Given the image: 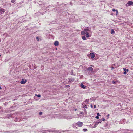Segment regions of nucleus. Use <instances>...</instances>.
Returning <instances> with one entry per match:
<instances>
[{
	"instance_id": "f257e3e1",
	"label": "nucleus",
	"mask_w": 133,
	"mask_h": 133,
	"mask_svg": "<svg viewBox=\"0 0 133 133\" xmlns=\"http://www.w3.org/2000/svg\"><path fill=\"white\" fill-rule=\"evenodd\" d=\"M125 5L127 7L131 5L133 6V2L131 1H129Z\"/></svg>"
},
{
	"instance_id": "f03ea898",
	"label": "nucleus",
	"mask_w": 133,
	"mask_h": 133,
	"mask_svg": "<svg viewBox=\"0 0 133 133\" xmlns=\"http://www.w3.org/2000/svg\"><path fill=\"white\" fill-rule=\"evenodd\" d=\"M87 70L88 71H89V72H92L93 69L92 67H90L88 68L87 69Z\"/></svg>"
},
{
	"instance_id": "7ed1b4c3",
	"label": "nucleus",
	"mask_w": 133,
	"mask_h": 133,
	"mask_svg": "<svg viewBox=\"0 0 133 133\" xmlns=\"http://www.w3.org/2000/svg\"><path fill=\"white\" fill-rule=\"evenodd\" d=\"M90 30V28L88 27H86L84 29V30L85 32L89 31Z\"/></svg>"
},
{
	"instance_id": "20e7f679",
	"label": "nucleus",
	"mask_w": 133,
	"mask_h": 133,
	"mask_svg": "<svg viewBox=\"0 0 133 133\" xmlns=\"http://www.w3.org/2000/svg\"><path fill=\"white\" fill-rule=\"evenodd\" d=\"M77 125L79 127H81L83 125L82 122H78L77 123Z\"/></svg>"
},
{
	"instance_id": "39448f33",
	"label": "nucleus",
	"mask_w": 133,
	"mask_h": 133,
	"mask_svg": "<svg viewBox=\"0 0 133 133\" xmlns=\"http://www.w3.org/2000/svg\"><path fill=\"white\" fill-rule=\"evenodd\" d=\"M5 11V10L3 8H1L0 9V15L3 14Z\"/></svg>"
},
{
	"instance_id": "423d86ee",
	"label": "nucleus",
	"mask_w": 133,
	"mask_h": 133,
	"mask_svg": "<svg viewBox=\"0 0 133 133\" xmlns=\"http://www.w3.org/2000/svg\"><path fill=\"white\" fill-rule=\"evenodd\" d=\"M26 80L24 81V80L22 79L21 82L20 83L22 84H24L26 82Z\"/></svg>"
},
{
	"instance_id": "0eeeda50",
	"label": "nucleus",
	"mask_w": 133,
	"mask_h": 133,
	"mask_svg": "<svg viewBox=\"0 0 133 133\" xmlns=\"http://www.w3.org/2000/svg\"><path fill=\"white\" fill-rule=\"evenodd\" d=\"M54 45L55 46H57L59 45V42L57 41H55L54 43Z\"/></svg>"
},
{
	"instance_id": "6e6552de",
	"label": "nucleus",
	"mask_w": 133,
	"mask_h": 133,
	"mask_svg": "<svg viewBox=\"0 0 133 133\" xmlns=\"http://www.w3.org/2000/svg\"><path fill=\"white\" fill-rule=\"evenodd\" d=\"M90 56H91V59L93 58H94V57H95V55H94V54L93 53H90Z\"/></svg>"
},
{
	"instance_id": "1a4fd4ad",
	"label": "nucleus",
	"mask_w": 133,
	"mask_h": 133,
	"mask_svg": "<svg viewBox=\"0 0 133 133\" xmlns=\"http://www.w3.org/2000/svg\"><path fill=\"white\" fill-rule=\"evenodd\" d=\"M80 86L81 88L83 89L85 88L86 87V86H85L82 83L81 84Z\"/></svg>"
},
{
	"instance_id": "9d476101",
	"label": "nucleus",
	"mask_w": 133,
	"mask_h": 133,
	"mask_svg": "<svg viewBox=\"0 0 133 133\" xmlns=\"http://www.w3.org/2000/svg\"><path fill=\"white\" fill-rule=\"evenodd\" d=\"M74 80L75 79L73 78H71L69 79V82H74Z\"/></svg>"
},
{
	"instance_id": "9b49d317",
	"label": "nucleus",
	"mask_w": 133,
	"mask_h": 133,
	"mask_svg": "<svg viewBox=\"0 0 133 133\" xmlns=\"http://www.w3.org/2000/svg\"><path fill=\"white\" fill-rule=\"evenodd\" d=\"M112 11L114 12L116 11V15H117V14L118 13V12L117 10H116L115 9H112Z\"/></svg>"
},
{
	"instance_id": "f8f14e48",
	"label": "nucleus",
	"mask_w": 133,
	"mask_h": 133,
	"mask_svg": "<svg viewBox=\"0 0 133 133\" xmlns=\"http://www.w3.org/2000/svg\"><path fill=\"white\" fill-rule=\"evenodd\" d=\"M102 121V119H99L96 122L98 124L99 123H101Z\"/></svg>"
},
{
	"instance_id": "ddd939ff",
	"label": "nucleus",
	"mask_w": 133,
	"mask_h": 133,
	"mask_svg": "<svg viewBox=\"0 0 133 133\" xmlns=\"http://www.w3.org/2000/svg\"><path fill=\"white\" fill-rule=\"evenodd\" d=\"M85 31H82L81 32V34L82 35H84L85 34Z\"/></svg>"
},
{
	"instance_id": "4468645a",
	"label": "nucleus",
	"mask_w": 133,
	"mask_h": 133,
	"mask_svg": "<svg viewBox=\"0 0 133 133\" xmlns=\"http://www.w3.org/2000/svg\"><path fill=\"white\" fill-rule=\"evenodd\" d=\"M82 38L83 40H85L86 39V38L85 37V36H82Z\"/></svg>"
},
{
	"instance_id": "2eb2a0df",
	"label": "nucleus",
	"mask_w": 133,
	"mask_h": 133,
	"mask_svg": "<svg viewBox=\"0 0 133 133\" xmlns=\"http://www.w3.org/2000/svg\"><path fill=\"white\" fill-rule=\"evenodd\" d=\"M98 124L96 122L95 124L94 125L93 127V128H95L98 125Z\"/></svg>"
},
{
	"instance_id": "dca6fc26",
	"label": "nucleus",
	"mask_w": 133,
	"mask_h": 133,
	"mask_svg": "<svg viewBox=\"0 0 133 133\" xmlns=\"http://www.w3.org/2000/svg\"><path fill=\"white\" fill-rule=\"evenodd\" d=\"M86 36L87 37H89V33L88 32H87L86 34Z\"/></svg>"
},
{
	"instance_id": "f3484780",
	"label": "nucleus",
	"mask_w": 133,
	"mask_h": 133,
	"mask_svg": "<svg viewBox=\"0 0 133 133\" xmlns=\"http://www.w3.org/2000/svg\"><path fill=\"white\" fill-rule=\"evenodd\" d=\"M111 34L114 33H115V31L113 29H111Z\"/></svg>"
},
{
	"instance_id": "a211bd4d",
	"label": "nucleus",
	"mask_w": 133,
	"mask_h": 133,
	"mask_svg": "<svg viewBox=\"0 0 133 133\" xmlns=\"http://www.w3.org/2000/svg\"><path fill=\"white\" fill-rule=\"evenodd\" d=\"M89 101V99H86V100H85V101L84 102H88Z\"/></svg>"
},
{
	"instance_id": "6ab92c4d",
	"label": "nucleus",
	"mask_w": 133,
	"mask_h": 133,
	"mask_svg": "<svg viewBox=\"0 0 133 133\" xmlns=\"http://www.w3.org/2000/svg\"><path fill=\"white\" fill-rule=\"evenodd\" d=\"M70 74L71 75H73V70H71V72H70Z\"/></svg>"
},
{
	"instance_id": "aec40b11",
	"label": "nucleus",
	"mask_w": 133,
	"mask_h": 133,
	"mask_svg": "<svg viewBox=\"0 0 133 133\" xmlns=\"http://www.w3.org/2000/svg\"><path fill=\"white\" fill-rule=\"evenodd\" d=\"M83 108H85L87 109V105H85V106H84L83 107Z\"/></svg>"
},
{
	"instance_id": "412c9836",
	"label": "nucleus",
	"mask_w": 133,
	"mask_h": 133,
	"mask_svg": "<svg viewBox=\"0 0 133 133\" xmlns=\"http://www.w3.org/2000/svg\"><path fill=\"white\" fill-rule=\"evenodd\" d=\"M36 95L38 97H40L41 96V95L39 94H38L37 95Z\"/></svg>"
},
{
	"instance_id": "4be33fe9",
	"label": "nucleus",
	"mask_w": 133,
	"mask_h": 133,
	"mask_svg": "<svg viewBox=\"0 0 133 133\" xmlns=\"http://www.w3.org/2000/svg\"><path fill=\"white\" fill-rule=\"evenodd\" d=\"M123 70H124V71H125V70H127V71H128V69H126V68H123Z\"/></svg>"
},
{
	"instance_id": "5701e85b",
	"label": "nucleus",
	"mask_w": 133,
	"mask_h": 133,
	"mask_svg": "<svg viewBox=\"0 0 133 133\" xmlns=\"http://www.w3.org/2000/svg\"><path fill=\"white\" fill-rule=\"evenodd\" d=\"M112 83L113 84H115L116 83V82H115V81H112Z\"/></svg>"
},
{
	"instance_id": "b1692460",
	"label": "nucleus",
	"mask_w": 133,
	"mask_h": 133,
	"mask_svg": "<svg viewBox=\"0 0 133 133\" xmlns=\"http://www.w3.org/2000/svg\"><path fill=\"white\" fill-rule=\"evenodd\" d=\"M83 131H87V129H83Z\"/></svg>"
},
{
	"instance_id": "393cba45",
	"label": "nucleus",
	"mask_w": 133,
	"mask_h": 133,
	"mask_svg": "<svg viewBox=\"0 0 133 133\" xmlns=\"http://www.w3.org/2000/svg\"><path fill=\"white\" fill-rule=\"evenodd\" d=\"M15 1V0H11V2L12 3H14Z\"/></svg>"
},
{
	"instance_id": "a878e982",
	"label": "nucleus",
	"mask_w": 133,
	"mask_h": 133,
	"mask_svg": "<svg viewBox=\"0 0 133 133\" xmlns=\"http://www.w3.org/2000/svg\"><path fill=\"white\" fill-rule=\"evenodd\" d=\"M84 102H83V103H82V106H83V107L84 106H85V105H84L85 104H84Z\"/></svg>"
},
{
	"instance_id": "bb28decb",
	"label": "nucleus",
	"mask_w": 133,
	"mask_h": 133,
	"mask_svg": "<svg viewBox=\"0 0 133 133\" xmlns=\"http://www.w3.org/2000/svg\"><path fill=\"white\" fill-rule=\"evenodd\" d=\"M97 116H100L101 115L99 114V113H97Z\"/></svg>"
},
{
	"instance_id": "cd10ccee",
	"label": "nucleus",
	"mask_w": 133,
	"mask_h": 133,
	"mask_svg": "<svg viewBox=\"0 0 133 133\" xmlns=\"http://www.w3.org/2000/svg\"><path fill=\"white\" fill-rule=\"evenodd\" d=\"M95 118L96 119H98L99 118V117L98 116H97L95 117Z\"/></svg>"
},
{
	"instance_id": "c85d7f7f",
	"label": "nucleus",
	"mask_w": 133,
	"mask_h": 133,
	"mask_svg": "<svg viewBox=\"0 0 133 133\" xmlns=\"http://www.w3.org/2000/svg\"><path fill=\"white\" fill-rule=\"evenodd\" d=\"M102 121H104L105 120V119L104 118H102Z\"/></svg>"
},
{
	"instance_id": "c756f323",
	"label": "nucleus",
	"mask_w": 133,
	"mask_h": 133,
	"mask_svg": "<svg viewBox=\"0 0 133 133\" xmlns=\"http://www.w3.org/2000/svg\"><path fill=\"white\" fill-rule=\"evenodd\" d=\"M127 73L126 72V71H125L123 72V74H126Z\"/></svg>"
},
{
	"instance_id": "7c9ffc66",
	"label": "nucleus",
	"mask_w": 133,
	"mask_h": 133,
	"mask_svg": "<svg viewBox=\"0 0 133 133\" xmlns=\"http://www.w3.org/2000/svg\"><path fill=\"white\" fill-rule=\"evenodd\" d=\"M42 112H39V114L40 115H42Z\"/></svg>"
},
{
	"instance_id": "2f4dec72",
	"label": "nucleus",
	"mask_w": 133,
	"mask_h": 133,
	"mask_svg": "<svg viewBox=\"0 0 133 133\" xmlns=\"http://www.w3.org/2000/svg\"><path fill=\"white\" fill-rule=\"evenodd\" d=\"M94 108H96V105H95L94 106Z\"/></svg>"
},
{
	"instance_id": "473e14b6",
	"label": "nucleus",
	"mask_w": 133,
	"mask_h": 133,
	"mask_svg": "<svg viewBox=\"0 0 133 133\" xmlns=\"http://www.w3.org/2000/svg\"><path fill=\"white\" fill-rule=\"evenodd\" d=\"M90 106L91 108H93V105L92 104H91Z\"/></svg>"
},
{
	"instance_id": "72a5a7b5",
	"label": "nucleus",
	"mask_w": 133,
	"mask_h": 133,
	"mask_svg": "<svg viewBox=\"0 0 133 133\" xmlns=\"http://www.w3.org/2000/svg\"><path fill=\"white\" fill-rule=\"evenodd\" d=\"M36 39H38V40H39V37H36Z\"/></svg>"
},
{
	"instance_id": "f704fd0d",
	"label": "nucleus",
	"mask_w": 133,
	"mask_h": 133,
	"mask_svg": "<svg viewBox=\"0 0 133 133\" xmlns=\"http://www.w3.org/2000/svg\"><path fill=\"white\" fill-rule=\"evenodd\" d=\"M66 87H70V86L69 85H66Z\"/></svg>"
},
{
	"instance_id": "c9c22d12",
	"label": "nucleus",
	"mask_w": 133,
	"mask_h": 133,
	"mask_svg": "<svg viewBox=\"0 0 133 133\" xmlns=\"http://www.w3.org/2000/svg\"><path fill=\"white\" fill-rule=\"evenodd\" d=\"M114 68L113 67H112L111 68V70H112L114 69Z\"/></svg>"
},
{
	"instance_id": "e433bc0d",
	"label": "nucleus",
	"mask_w": 133,
	"mask_h": 133,
	"mask_svg": "<svg viewBox=\"0 0 133 133\" xmlns=\"http://www.w3.org/2000/svg\"><path fill=\"white\" fill-rule=\"evenodd\" d=\"M109 114H108V116H109Z\"/></svg>"
},
{
	"instance_id": "4c0bfd02",
	"label": "nucleus",
	"mask_w": 133,
	"mask_h": 133,
	"mask_svg": "<svg viewBox=\"0 0 133 133\" xmlns=\"http://www.w3.org/2000/svg\"><path fill=\"white\" fill-rule=\"evenodd\" d=\"M1 56V55L0 54V57Z\"/></svg>"
},
{
	"instance_id": "58836bf2",
	"label": "nucleus",
	"mask_w": 133,
	"mask_h": 133,
	"mask_svg": "<svg viewBox=\"0 0 133 133\" xmlns=\"http://www.w3.org/2000/svg\"><path fill=\"white\" fill-rule=\"evenodd\" d=\"M76 109L75 110V111H76Z\"/></svg>"
},
{
	"instance_id": "ea45409f",
	"label": "nucleus",
	"mask_w": 133,
	"mask_h": 133,
	"mask_svg": "<svg viewBox=\"0 0 133 133\" xmlns=\"http://www.w3.org/2000/svg\"><path fill=\"white\" fill-rule=\"evenodd\" d=\"M85 111H86V110H84Z\"/></svg>"
}]
</instances>
